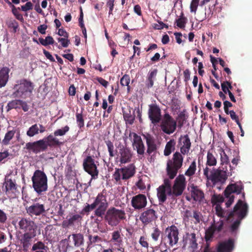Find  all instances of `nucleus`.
I'll use <instances>...</instances> for the list:
<instances>
[{
	"mask_svg": "<svg viewBox=\"0 0 252 252\" xmlns=\"http://www.w3.org/2000/svg\"><path fill=\"white\" fill-rule=\"evenodd\" d=\"M33 8V4L31 1H27V2L25 4L23 5L21 7V10L23 11L26 12L28 10H31Z\"/></svg>",
	"mask_w": 252,
	"mask_h": 252,
	"instance_id": "obj_61",
	"label": "nucleus"
},
{
	"mask_svg": "<svg viewBox=\"0 0 252 252\" xmlns=\"http://www.w3.org/2000/svg\"><path fill=\"white\" fill-rule=\"evenodd\" d=\"M115 0H107L106 5L109 7V15L113 14V10L114 6V2Z\"/></svg>",
	"mask_w": 252,
	"mask_h": 252,
	"instance_id": "obj_60",
	"label": "nucleus"
},
{
	"mask_svg": "<svg viewBox=\"0 0 252 252\" xmlns=\"http://www.w3.org/2000/svg\"><path fill=\"white\" fill-rule=\"evenodd\" d=\"M15 133V130H8L2 141V143L5 146L8 145L10 143V140L14 137Z\"/></svg>",
	"mask_w": 252,
	"mask_h": 252,
	"instance_id": "obj_38",
	"label": "nucleus"
},
{
	"mask_svg": "<svg viewBox=\"0 0 252 252\" xmlns=\"http://www.w3.org/2000/svg\"><path fill=\"white\" fill-rule=\"evenodd\" d=\"M84 170L92 176V179L98 177V170L94 162V160L91 156H88L84 159L83 163Z\"/></svg>",
	"mask_w": 252,
	"mask_h": 252,
	"instance_id": "obj_17",
	"label": "nucleus"
},
{
	"mask_svg": "<svg viewBox=\"0 0 252 252\" xmlns=\"http://www.w3.org/2000/svg\"><path fill=\"white\" fill-rule=\"evenodd\" d=\"M181 152H176L171 159L167 161L166 172L170 179H174L183 164L184 158Z\"/></svg>",
	"mask_w": 252,
	"mask_h": 252,
	"instance_id": "obj_8",
	"label": "nucleus"
},
{
	"mask_svg": "<svg viewBox=\"0 0 252 252\" xmlns=\"http://www.w3.org/2000/svg\"><path fill=\"white\" fill-rule=\"evenodd\" d=\"M244 189V187L241 182L230 184L227 186L224 191V197L227 199L225 203L226 208L230 207L232 204L235 198L234 193L237 194H241L242 197L245 198V193L243 191Z\"/></svg>",
	"mask_w": 252,
	"mask_h": 252,
	"instance_id": "obj_7",
	"label": "nucleus"
},
{
	"mask_svg": "<svg viewBox=\"0 0 252 252\" xmlns=\"http://www.w3.org/2000/svg\"><path fill=\"white\" fill-rule=\"evenodd\" d=\"M215 232L216 231L213 223L211 225L209 226L205 231V239L207 242V241L211 240V239L213 238L214 234Z\"/></svg>",
	"mask_w": 252,
	"mask_h": 252,
	"instance_id": "obj_39",
	"label": "nucleus"
},
{
	"mask_svg": "<svg viewBox=\"0 0 252 252\" xmlns=\"http://www.w3.org/2000/svg\"><path fill=\"white\" fill-rule=\"evenodd\" d=\"M38 125L34 124L33 125H32V126L29 127V129L27 132V135L30 136V137H32V136L36 135V134H38Z\"/></svg>",
	"mask_w": 252,
	"mask_h": 252,
	"instance_id": "obj_44",
	"label": "nucleus"
},
{
	"mask_svg": "<svg viewBox=\"0 0 252 252\" xmlns=\"http://www.w3.org/2000/svg\"><path fill=\"white\" fill-rule=\"evenodd\" d=\"M131 135L133 136V138L132 141L133 149L137 151L138 155H143L145 153V147L141 136L135 132L130 133L129 136Z\"/></svg>",
	"mask_w": 252,
	"mask_h": 252,
	"instance_id": "obj_23",
	"label": "nucleus"
},
{
	"mask_svg": "<svg viewBox=\"0 0 252 252\" xmlns=\"http://www.w3.org/2000/svg\"><path fill=\"white\" fill-rule=\"evenodd\" d=\"M27 213L30 216H38L46 213L45 205L43 203L34 202L29 207H26Z\"/></svg>",
	"mask_w": 252,
	"mask_h": 252,
	"instance_id": "obj_21",
	"label": "nucleus"
},
{
	"mask_svg": "<svg viewBox=\"0 0 252 252\" xmlns=\"http://www.w3.org/2000/svg\"><path fill=\"white\" fill-rule=\"evenodd\" d=\"M217 163V160L215 156L210 151L207 152V166H215Z\"/></svg>",
	"mask_w": 252,
	"mask_h": 252,
	"instance_id": "obj_40",
	"label": "nucleus"
},
{
	"mask_svg": "<svg viewBox=\"0 0 252 252\" xmlns=\"http://www.w3.org/2000/svg\"><path fill=\"white\" fill-rule=\"evenodd\" d=\"M157 191V196L158 199L159 204L165 202L167 200V195L171 196L170 179H164L163 184L158 187Z\"/></svg>",
	"mask_w": 252,
	"mask_h": 252,
	"instance_id": "obj_14",
	"label": "nucleus"
},
{
	"mask_svg": "<svg viewBox=\"0 0 252 252\" xmlns=\"http://www.w3.org/2000/svg\"><path fill=\"white\" fill-rule=\"evenodd\" d=\"M147 199L146 195L139 194L132 197L131 204L134 209H141L146 207Z\"/></svg>",
	"mask_w": 252,
	"mask_h": 252,
	"instance_id": "obj_24",
	"label": "nucleus"
},
{
	"mask_svg": "<svg viewBox=\"0 0 252 252\" xmlns=\"http://www.w3.org/2000/svg\"><path fill=\"white\" fill-rule=\"evenodd\" d=\"M235 248L234 241L232 238L223 241L218 243L217 252H232Z\"/></svg>",
	"mask_w": 252,
	"mask_h": 252,
	"instance_id": "obj_27",
	"label": "nucleus"
},
{
	"mask_svg": "<svg viewBox=\"0 0 252 252\" xmlns=\"http://www.w3.org/2000/svg\"><path fill=\"white\" fill-rule=\"evenodd\" d=\"M160 128L163 132L170 135L177 128V122L169 114L165 113L160 123Z\"/></svg>",
	"mask_w": 252,
	"mask_h": 252,
	"instance_id": "obj_12",
	"label": "nucleus"
},
{
	"mask_svg": "<svg viewBox=\"0 0 252 252\" xmlns=\"http://www.w3.org/2000/svg\"><path fill=\"white\" fill-rule=\"evenodd\" d=\"M220 160L221 164H224V163L229 164V157L227 154H225L223 150H222V152L220 153Z\"/></svg>",
	"mask_w": 252,
	"mask_h": 252,
	"instance_id": "obj_53",
	"label": "nucleus"
},
{
	"mask_svg": "<svg viewBox=\"0 0 252 252\" xmlns=\"http://www.w3.org/2000/svg\"><path fill=\"white\" fill-rule=\"evenodd\" d=\"M189 241L190 248L193 249H197L198 247V243H197L195 233H191L190 234H189Z\"/></svg>",
	"mask_w": 252,
	"mask_h": 252,
	"instance_id": "obj_46",
	"label": "nucleus"
},
{
	"mask_svg": "<svg viewBox=\"0 0 252 252\" xmlns=\"http://www.w3.org/2000/svg\"><path fill=\"white\" fill-rule=\"evenodd\" d=\"M19 229L25 232H36L37 225L30 219L23 218L18 222Z\"/></svg>",
	"mask_w": 252,
	"mask_h": 252,
	"instance_id": "obj_18",
	"label": "nucleus"
},
{
	"mask_svg": "<svg viewBox=\"0 0 252 252\" xmlns=\"http://www.w3.org/2000/svg\"><path fill=\"white\" fill-rule=\"evenodd\" d=\"M161 234V230L158 227H154L153 232L151 233V237L155 241L158 240L159 237Z\"/></svg>",
	"mask_w": 252,
	"mask_h": 252,
	"instance_id": "obj_51",
	"label": "nucleus"
},
{
	"mask_svg": "<svg viewBox=\"0 0 252 252\" xmlns=\"http://www.w3.org/2000/svg\"><path fill=\"white\" fill-rule=\"evenodd\" d=\"M5 186V194L8 197L14 198L16 195L18 191V186L16 184V179L8 175L5 177V181L3 183Z\"/></svg>",
	"mask_w": 252,
	"mask_h": 252,
	"instance_id": "obj_15",
	"label": "nucleus"
},
{
	"mask_svg": "<svg viewBox=\"0 0 252 252\" xmlns=\"http://www.w3.org/2000/svg\"><path fill=\"white\" fill-rule=\"evenodd\" d=\"M130 82V77L128 74H124L121 77L120 80V84L122 87H127V91L128 93L130 91V86L129 83Z\"/></svg>",
	"mask_w": 252,
	"mask_h": 252,
	"instance_id": "obj_37",
	"label": "nucleus"
},
{
	"mask_svg": "<svg viewBox=\"0 0 252 252\" xmlns=\"http://www.w3.org/2000/svg\"><path fill=\"white\" fill-rule=\"evenodd\" d=\"M21 9V7H16L14 4L12 5V13L13 15H14L16 18L20 21L23 20V16L20 14L19 12V10Z\"/></svg>",
	"mask_w": 252,
	"mask_h": 252,
	"instance_id": "obj_48",
	"label": "nucleus"
},
{
	"mask_svg": "<svg viewBox=\"0 0 252 252\" xmlns=\"http://www.w3.org/2000/svg\"><path fill=\"white\" fill-rule=\"evenodd\" d=\"M135 173V167L134 164H130L127 167L122 168H116L115 172L113 174L112 177L115 180L116 182L120 184L121 180L126 181L132 176Z\"/></svg>",
	"mask_w": 252,
	"mask_h": 252,
	"instance_id": "obj_10",
	"label": "nucleus"
},
{
	"mask_svg": "<svg viewBox=\"0 0 252 252\" xmlns=\"http://www.w3.org/2000/svg\"><path fill=\"white\" fill-rule=\"evenodd\" d=\"M224 201V197L221 194H214L211 197V202L213 205L222 203Z\"/></svg>",
	"mask_w": 252,
	"mask_h": 252,
	"instance_id": "obj_43",
	"label": "nucleus"
},
{
	"mask_svg": "<svg viewBox=\"0 0 252 252\" xmlns=\"http://www.w3.org/2000/svg\"><path fill=\"white\" fill-rule=\"evenodd\" d=\"M118 157L121 163H128L132 159V154L130 149L126 147L122 146L119 149Z\"/></svg>",
	"mask_w": 252,
	"mask_h": 252,
	"instance_id": "obj_26",
	"label": "nucleus"
},
{
	"mask_svg": "<svg viewBox=\"0 0 252 252\" xmlns=\"http://www.w3.org/2000/svg\"><path fill=\"white\" fill-rule=\"evenodd\" d=\"M158 218L157 211L152 208H147L139 216V219L142 222L144 226L152 224Z\"/></svg>",
	"mask_w": 252,
	"mask_h": 252,
	"instance_id": "obj_16",
	"label": "nucleus"
},
{
	"mask_svg": "<svg viewBox=\"0 0 252 252\" xmlns=\"http://www.w3.org/2000/svg\"><path fill=\"white\" fill-rule=\"evenodd\" d=\"M10 68L5 66L0 70V87H4L9 79Z\"/></svg>",
	"mask_w": 252,
	"mask_h": 252,
	"instance_id": "obj_30",
	"label": "nucleus"
},
{
	"mask_svg": "<svg viewBox=\"0 0 252 252\" xmlns=\"http://www.w3.org/2000/svg\"><path fill=\"white\" fill-rule=\"evenodd\" d=\"M187 18L182 16L180 18L176 20V25L180 28H184L186 26Z\"/></svg>",
	"mask_w": 252,
	"mask_h": 252,
	"instance_id": "obj_52",
	"label": "nucleus"
},
{
	"mask_svg": "<svg viewBox=\"0 0 252 252\" xmlns=\"http://www.w3.org/2000/svg\"><path fill=\"white\" fill-rule=\"evenodd\" d=\"M123 235L121 230H114L112 232L111 238L110 242L115 249L124 252Z\"/></svg>",
	"mask_w": 252,
	"mask_h": 252,
	"instance_id": "obj_20",
	"label": "nucleus"
},
{
	"mask_svg": "<svg viewBox=\"0 0 252 252\" xmlns=\"http://www.w3.org/2000/svg\"><path fill=\"white\" fill-rule=\"evenodd\" d=\"M89 245H91V244L95 243L96 242H100V241H102V238L98 236V235H94L93 236L92 235H89Z\"/></svg>",
	"mask_w": 252,
	"mask_h": 252,
	"instance_id": "obj_56",
	"label": "nucleus"
},
{
	"mask_svg": "<svg viewBox=\"0 0 252 252\" xmlns=\"http://www.w3.org/2000/svg\"><path fill=\"white\" fill-rule=\"evenodd\" d=\"M187 181L185 176L183 175H178L174 181L173 185L172 187L171 184V194L172 197H178L182 195L186 189Z\"/></svg>",
	"mask_w": 252,
	"mask_h": 252,
	"instance_id": "obj_13",
	"label": "nucleus"
},
{
	"mask_svg": "<svg viewBox=\"0 0 252 252\" xmlns=\"http://www.w3.org/2000/svg\"><path fill=\"white\" fill-rule=\"evenodd\" d=\"M76 117L77 123L78 125V126L80 128L84 127V120L83 119L82 113H76Z\"/></svg>",
	"mask_w": 252,
	"mask_h": 252,
	"instance_id": "obj_54",
	"label": "nucleus"
},
{
	"mask_svg": "<svg viewBox=\"0 0 252 252\" xmlns=\"http://www.w3.org/2000/svg\"><path fill=\"white\" fill-rule=\"evenodd\" d=\"M190 194L192 198L198 202H201L205 197L202 190L198 186H194V185L191 186Z\"/></svg>",
	"mask_w": 252,
	"mask_h": 252,
	"instance_id": "obj_29",
	"label": "nucleus"
},
{
	"mask_svg": "<svg viewBox=\"0 0 252 252\" xmlns=\"http://www.w3.org/2000/svg\"><path fill=\"white\" fill-rule=\"evenodd\" d=\"M48 249L47 246H45L44 243L40 241L34 243L32 248V251L35 252H46Z\"/></svg>",
	"mask_w": 252,
	"mask_h": 252,
	"instance_id": "obj_36",
	"label": "nucleus"
},
{
	"mask_svg": "<svg viewBox=\"0 0 252 252\" xmlns=\"http://www.w3.org/2000/svg\"><path fill=\"white\" fill-rule=\"evenodd\" d=\"M20 99H15L10 101L7 103L6 106V111H10L12 109H17L20 108Z\"/></svg>",
	"mask_w": 252,
	"mask_h": 252,
	"instance_id": "obj_41",
	"label": "nucleus"
},
{
	"mask_svg": "<svg viewBox=\"0 0 252 252\" xmlns=\"http://www.w3.org/2000/svg\"><path fill=\"white\" fill-rule=\"evenodd\" d=\"M148 117L153 124H157L161 120V109L156 103H152L149 105Z\"/></svg>",
	"mask_w": 252,
	"mask_h": 252,
	"instance_id": "obj_19",
	"label": "nucleus"
},
{
	"mask_svg": "<svg viewBox=\"0 0 252 252\" xmlns=\"http://www.w3.org/2000/svg\"><path fill=\"white\" fill-rule=\"evenodd\" d=\"M215 209L216 210V215L218 217H221L222 218H223V217H225L226 218V216L228 213H226L225 211H224L220 204L216 205Z\"/></svg>",
	"mask_w": 252,
	"mask_h": 252,
	"instance_id": "obj_47",
	"label": "nucleus"
},
{
	"mask_svg": "<svg viewBox=\"0 0 252 252\" xmlns=\"http://www.w3.org/2000/svg\"><path fill=\"white\" fill-rule=\"evenodd\" d=\"M165 245L168 243L169 246L173 247L178 243L179 229L176 226L172 225L166 227L165 229V234L162 238Z\"/></svg>",
	"mask_w": 252,
	"mask_h": 252,
	"instance_id": "obj_11",
	"label": "nucleus"
},
{
	"mask_svg": "<svg viewBox=\"0 0 252 252\" xmlns=\"http://www.w3.org/2000/svg\"><path fill=\"white\" fill-rule=\"evenodd\" d=\"M157 69H154L153 70L150 71L148 74V76L145 82L146 87L149 89L152 88L154 84V80L156 79L157 75Z\"/></svg>",
	"mask_w": 252,
	"mask_h": 252,
	"instance_id": "obj_31",
	"label": "nucleus"
},
{
	"mask_svg": "<svg viewBox=\"0 0 252 252\" xmlns=\"http://www.w3.org/2000/svg\"><path fill=\"white\" fill-rule=\"evenodd\" d=\"M7 219L6 214L3 210L0 209V222L1 223H5Z\"/></svg>",
	"mask_w": 252,
	"mask_h": 252,
	"instance_id": "obj_64",
	"label": "nucleus"
},
{
	"mask_svg": "<svg viewBox=\"0 0 252 252\" xmlns=\"http://www.w3.org/2000/svg\"><path fill=\"white\" fill-rule=\"evenodd\" d=\"M69 130L68 126H65L61 129L54 131V135L50 134L41 140L26 143L25 148L28 149L29 152H32L37 154L41 152L46 151L49 147L52 148V147L62 146L63 144V142L59 141L56 136L64 135Z\"/></svg>",
	"mask_w": 252,
	"mask_h": 252,
	"instance_id": "obj_1",
	"label": "nucleus"
},
{
	"mask_svg": "<svg viewBox=\"0 0 252 252\" xmlns=\"http://www.w3.org/2000/svg\"><path fill=\"white\" fill-rule=\"evenodd\" d=\"M10 155V153L7 150L3 152H0V163L5 162L6 158H7Z\"/></svg>",
	"mask_w": 252,
	"mask_h": 252,
	"instance_id": "obj_55",
	"label": "nucleus"
},
{
	"mask_svg": "<svg viewBox=\"0 0 252 252\" xmlns=\"http://www.w3.org/2000/svg\"><path fill=\"white\" fill-rule=\"evenodd\" d=\"M104 220L111 226H116L122 220L126 219L125 211L115 207H111L106 210Z\"/></svg>",
	"mask_w": 252,
	"mask_h": 252,
	"instance_id": "obj_9",
	"label": "nucleus"
},
{
	"mask_svg": "<svg viewBox=\"0 0 252 252\" xmlns=\"http://www.w3.org/2000/svg\"><path fill=\"white\" fill-rule=\"evenodd\" d=\"M9 26L13 29L14 33H16L19 27V24L16 20H13L10 21Z\"/></svg>",
	"mask_w": 252,
	"mask_h": 252,
	"instance_id": "obj_62",
	"label": "nucleus"
},
{
	"mask_svg": "<svg viewBox=\"0 0 252 252\" xmlns=\"http://www.w3.org/2000/svg\"><path fill=\"white\" fill-rule=\"evenodd\" d=\"M176 141L174 139H171L168 141L165 146L164 150V155L169 156L172 152L174 151L175 149Z\"/></svg>",
	"mask_w": 252,
	"mask_h": 252,
	"instance_id": "obj_34",
	"label": "nucleus"
},
{
	"mask_svg": "<svg viewBox=\"0 0 252 252\" xmlns=\"http://www.w3.org/2000/svg\"><path fill=\"white\" fill-rule=\"evenodd\" d=\"M36 236V232H25L20 239L24 251H28L32 245V240Z\"/></svg>",
	"mask_w": 252,
	"mask_h": 252,
	"instance_id": "obj_22",
	"label": "nucleus"
},
{
	"mask_svg": "<svg viewBox=\"0 0 252 252\" xmlns=\"http://www.w3.org/2000/svg\"><path fill=\"white\" fill-rule=\"evenodd\" d=\"M202 216L198 211H193V218L195 220V223H199L202 220Z\"/></svg>",
	"mask_w": 252,
	"mask_h": 252,
	"instance_id": "obj_57",
	"label": "nucleus"
},
{
	"mask_svg": "<svg viewBox=\"0 0 252 252\" xmlns=\"http://www.w3.org/2000/svg\"><path fill=\"white\" fill-rule=\"evenodd\" d=\"M178 144L181 146L180 152L183 155L189 153L191 146V143L188 134L180 136L178 139Z\"/></svg>",
	"mask_w": 252,
	"mask_h": 252,
	"instance_id": "obj_25",
	"label": "nucleus"
},
{
	"mask_svg": "<svg viewBox=\"0 0 252 252\" xmlns=\"http://www.w3.org/2000/svg\"><path fill=\"white\" fill-rule=\"evenodd\" d=\"M58 41L59 42H61L62 45L63 47H67L68 46L69 44V40L68 38H58Z\"/></svg>",
	"mask_w": 252,
	"mask_h": 252,
	"instance_id": "obj_63",
	"label": "nucleus"
},
{
	"mask_svg": "<svg viewBox=\"0 0 252 252\" xmlns=\"http://www.w3.org/2000/svg\"><path fill=\"white\" fill-rule=\"evenodd\" d=\"M196 171V162L195 160H193L191 162V164L188 168L187 170L185 172V175L189 177H191L194 175Z\"/></svg>",
	"mask_w": 252,
	"mask_h": 252,
	"instance_id": "obj_42",
	"label": "nucleus"
},
{
	"mask_svg": "<svg viewBox=\"0 0 252 252\" xmlns=\"http://www.w3.org/2000/svg\"><path fill=\"white\" fill-rule=\"evenodd\" d=\"M82 219V216L80 215H78V214H75L74 215L69 216V218L67 221H63V226H73L76 222L80 221Z\"/></svg>",
	"mask_w": 252,
	"mask_h": 252,
	"instance_id": "obj_32",
	"label": "nucleus"
},
{
	"mask_svg": "<svg viewBox=\"0 0 252 252\" xmlns=\"http://www.w3.org/2000/svg\"><path fill=\"white\" fill-rule=\"evenodd\" d=\"M13 90L12 97L26 98L32 95L34 90V84L29 79L18 80L14 85Z\"/></svg>",
	"mask_w": 252,
	"mask_h": 252,
	"instance_id": "obj_4",
	"label": "nucleus"
},
{
	"mask_svg": "<svg viewBox=\"0 0 252 252\" xmlns=\"http://www.w3.org/2000/svg\"><path fill=\"white\" fill-rule=\"evenodd\" d=\"M135 117V111L132 113L130 110L123 112V118L127 125H132L134 122Z\"/></svg>",
	"mask_w": 252,
	"mask_h": 252,
	"instance_id": "obj_35",
	"label": "nucleus"
},
{
	"mask_svg": "<svg viewBox=\"0 0 252 252\" xmlns=\"http://www.w3.org/2000/svg\"><path fill=\"white\" fill-rule=\"evenodd\" d=\"M139 243L143 248L148 249L149 248V243L147 238L145 236H141L139 240Z\"/></svg>",
	"mask_w": 252,
	"mask_h": 252,
	"instance_id": "obj_59",
	"label": "nucleus"
},
{
	"mask_svg": "<svg viewBox=\"0 0 252 252\" xmlns=\"http://www.w3.org/2000/svg\"><path fill=\"white\" fill-rule=\"evenodd\" d=\"M105 143L108 150V152L110 157H114V146L113 145V142L111 141L110 140H107L105 141Z\"/></svg>",
	"mask_w": 252,
	"mask_h": 252,
	"instance_id": "obj_50",
	"label": "nucleus"
},
{
	"mask_svg": "<svg viewBox=\"0 0 252 252\" xmlns=\"http://www.w3.org/2000/svg\"><path fill=\"white\" fill-rule=\"evenodd\" d=\"M32 187L38 194H42L48 189V179L44 171L36 170L32 177Z\"/></svg>",
	"mask_w": 252,
	"mask_h": 252,
	"instance_id": "obj_6",
	"label": "nucleus"
},
{
	"mask_svg": "<svg viewBox=\"0 0 252 252\" xmlns=\"http://www.w3.org/2000/svg\"><path fill=\"white\" fill-rule=\"evenodd\" d=\"M249 207L246 202L239 199L232 211H230L226 216V220L232 222L229 227L232 233H236L240 227L242 220L246 217L248 213Z\"/></svg>",
	"mask_w": 252,
	"mask_h": 252,
	"instance_id": "obj_2",
	"label": "nucleus"
},
{
	"mask_svg": "<svg viewBox=\"0 0 252 252\" xmlns=\"http://www.w3.org/2000/svg\"><path fill=\"white\" fill-rule=\"evenodd\" d=\"M203 174L207 180V186H209V181L212 183V187L215 186L218 183L222 184L226 181L228 173L226 170L220 169V168L206 167L203 169Z\"/></svg>",
	"mask_w": 252,
	"mask_h": 252,
	"instance_id": "obj_5",
	"label": "nucleus"
},
{
	"mask_svg": "<svg viewBox=\"0 0 252 252\" xmlns=\"http://www.w3.org/2000/svg\"><path fill=\"white\" fill-rule=\"evenodd\" d=\"M143 136L145 139L147 146V153L148 155H150L153 152L157 150V145L155 143L154 138L152 135L149 134V133H147L146 135H143Z\"/></svg>",
	"mask_w": 252,
	"mask_h": 252,
	"instance_id": "obj_28",
	"label": "nucleus"
},
{
	"mask_svg": "<svg viewBox=\"0 0 252 252\" xmlns=\"http://www.w3.org/2000/svg\"><path fill=\"white\" fill-rule=\"evenodd\" d=\"M108 203L106 200V196L102 192H100L95 197L94 201L91 205H87L82 209V213H89V212L94 210L95 216L102 218L104 216L107 208L108 207Z\"/></svg>",
	"mask_w": 252,
	"mask_h": 252,
	"instance_id": "obj_3",
	"label": "nucleus"
},
{
	"mask_svg": "<svg viewBox=\"0 0 252 252\" xmlns=\"http://www.w3.org/2000/svg\"><path fill=\"white\" fill-rule=\"evenodd\" d=\"M200 0H192L190 4L189 8L190 11L191 13H194V14L196 13L197 8L199 4Z\"/></svg>",
	"mask_w": 252,
	"mask_h": 252,
	"instance_id": "obj_49",
	"label": "nucleus"
},
{
	"mask_svg": "<svg viewBox=\"0 0 252 252\" xmlns=\"http://www.w3.org/2000/svg\"><path fill=\"white\" fill-rule=\"evenodd\" d=\"M38 41L41 44L44 46L54 44L55 42L53 37L51 36H47L45 38V39L39 38L38 39Z\"/></svg>",
	"mask_w": 252,
	"mask_h": 252,
	"instance_id": "obj_45",
	"label": "nucleus"
},
{
	"mask_svg": "<svg viewBox=\"0 0 252 252\" xmlns=\"http://www.w3.org/2000/svg\"><path fill=\"white\" fill-rule=\"evenodd\" d=\"M213 224L215 227V231L220 232V231L222 230V228L224 226V222L223 220H220L219 221L217 222L216 223H213Z\"/></svg>",
	"mask_w": 252,
	"mask_h": 252,
	"instance_id": "obj_58",
	"label": "nucleus"
},
{
	"mask_svg": "<svg viewBox=\"0 0 252 252\" xmlns=\"http://www.w3.org/2000/svg\"><path fill=\"white\" fill-rule=\"evenodd\" d=\"M72 237L73 244L75 247H80L84 245V237L83 234H80V233H77L70 235L69 237Z\"/></svg>",
	"mask_w": 252,
	"mask_h": 252,
	"instance_id": "obj_33",
	"label": "nucleus"
}]
</instances>
